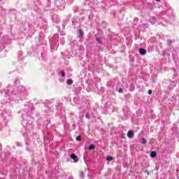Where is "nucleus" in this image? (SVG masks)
I'll return each mask as SVG.
<instances>
[{
  "mask_svg": "<svg viewBox=\"0 0 179 179\" xmlns=\"http://www.w3.org/2000/svg\"><path fill=\"white\" fill-rule=\"evenodd\" d=\"M33 113H34L33 103L30 102H26L24 104V111L22 112V125H23V127H27V122L26 121V119L27 117H31Z\"/></svg>",
  "mask_w": 179,
  "mask_h": 179,
  "instance_id": "2",
  "label": "nucleus"
},
{
  "mask_svg": "<svg viewBox=\"0 0 179 179\" xmlns=\"http://www.w3.org/2000/svg\"><path fill=\"white\" fill-rule=\"evenodd\" d=\"M71 159H73L74 163H78L79 162V159L78 158V156L75 154H71L70 156Z\"/></svg>",
  "mask_w": 179,
  "mask_h": 179,
  "instance_id": "5",
  "label": "nucleus"
},
{
  "mask_svg": "<svg viewBox=\"0 0 179 179\" xmlns=\"http://www.w3.org/2000/svg\"><path fill=\"white\" fill-rule=\"evenodd\" d=\"M96 40L99 44H101V38H96Z\"/></svg>",
  "mask_w": 179,
  "mask_h": 179,
  "instance_id": "20",
  "label": "nucleus"
},
{
  "mask_svg": "<svg viewBox=\"0 0 179 179\" xmlns=\"http://www.w3.org/2000/svg\"><path fill=\"white\" fill-rule=\"evenodd\" d=\"M157 22V18H156V17H151L150 19V23H151V24H155V23H156Z\"/></svg>",
  "mask_w": 179,
  "mask_h": 179,
  "instance_id": "7",
  "label": "nucleus"
},
{
  "mask_svg": "<svg viewBox=\"0 0 179 179\" xmlns=\"http://www.w3.org/2000/svg\"><path fill=\"white\" fill-rule=\"evenodd\" d=\"M79 177H80V179H83L84 178L85 174L83 173V172H80Z\"/></svg>",
  "mask_w": 179,
  "mask_h": 179,
  "instance_id": "17",
  "label": "nucleus"
},
{
  "mask_svg": "<svg viewBox=\"0 0 179 179\" xmlns=\"http://www.w3.org/2000/svg\"><path fill=\"white\" fill-rule=\"evenodd\" d=\"M171 83H172V84L174 83V81H173Z\"/></svg>",
  "mask_w": 179,
  "mask_h": 179,
  "instance_id": "31",
  "label": "nucleus"
},
{
  "mask_svg": "<svg viewBox=\"0 0 179 179\" xmlns=\"http://www.w3.org/2000/svg\"><path fill=\"white\" fill-rule=\"evenodd\" d=\"M3 24H5V22L0 20V34H2V30H3Z\"/></svg>",
  "mask_w": 179,
  "mask_h": 179,
  "instance_id": "9",
  "label": "nucleus"
},
{
  "mask_svg": "<svg viewBox=\"0 0 179 179\" xmlns=\"http://www.w3.org/2000/svg\"><path fill=\"white\" fill-rule=\"evenodd\" d=\"M172 43H173V41L169 39L167 41V43H166L167 45H171Z\"/></svg>",
  "mask_w": 179,
  "mask_h": 179,
  "instance_id": "21",
  "label": "nucleus"
},
{
  "mask_svg": "<svg viewBox=\"0 0 179 179\" xmlns=\"http://www.w3.org/2000/svg\"><path fill=\"white\" fill-rule=\"evenodd\" d=\"M8 38H9V37L8 36H6L4 37V40H6V41H7V42H8Z\"/></svg>",
  "mask_w": 179,
  "mask_h": 179,
  "instance_id": "24",
  "label": "nucleus"
},
{
  "mask_svg": "<svg viewBox=\"0 0 179 179\" xmlns=\"http://www.w3.org/2000/svg\"><path fill=\"white\" fill-rule=\"evenodd\" d=\"M90 117H91L90 113L87 112L85 115V117L87 118V120H90Z\"/></svg>",
  "mask_w": 179,
  "mask_h": 179,
  "instance_id": "18",
  "label": "nucleus"
},
{
  "mask_svg": "<svg viewBox=\"0 0 179 179\" xmlns=\"http://www.w3.org/2000/svg\"><path fill=\"white\" fill-rule=\"evenodd\" d=\"M148 94H152V90H150L148 91Z\"/></svg>",
  "mask_w": 179,
  "mask_h": 179,
  "instance_id": "27",
  "label": "nucleus"
},
{
  "mask_svg": "<svg viewBox=\"0 0 179 179\" xmlns=\"http://www.w3.org/2000/svg\"><path fill=\"white\" fill-rule=\"evenodd\" d=\"M73 24H75V22H72V26H73Z\"/></svg>",
  "mask_w": 179,
  "mask_h": 179,
  "instance_id": "28",
  "label": "nucleus"
},
{
  "mask_svg": "<svg viewBox=\"0 0 179 179\" xmlns=\"http://www.w3.org/2000/svg\"><path fill=\"white\" fill-rule=\"evenodd\" d=\"M119 93H122V88H120L119 90H118Z\"/></svg>",
  "mask_w": 179,
  "mask_h": 179,
  "instance_id": "25",
  "label": "nucleus"
},
{
  "mask_svg": "<svg viewBox=\"0 0 179 179\" xmlns=\"http://www.w3.org/2000/svg\"><path fill=\"white\" fill-rule=\"evenodd\" d=\"M94 149H96V145H94V144L90 145V146H89V150H93Z\"/></svg>",
  "mask_w": 179,
  "mask_h": 179,
  "instance_id": "13",
  "label": "nucleus"
},
{
  "mask_svg": "<svg viewBox=\"0 0 179 179\" xmlns=\"http://www.w3.org/2000/svg\"><path fill=\"white\" fill-rule=\"evenodd\" d=\"M76 141H82V137L80 136H78L77 137H76Z\"/></svg>",
  "mask_w": 179,
  "mask_h": 179,
  "instance_id": "22",
  "label": "nucleus"
},
{
  "mask_svg": "<svg viewBox=\"0 0 179 179\" xmlns=\"http://www.w3.org/2000/svg\"><path fill=\"white\" fill-rule=\"evenodd\" d=\"M138 52L139 54H141V55H146V50H145L144 48H139Z\"/></svg>",
  "mask_w": 179,
  "mask_h": 179,
  "instance_id": "8",
  "label": "nucleus"
},
{
  "mask_svg": "<svg viewBox=\"0 0 179 179\" xmlns=\"http://www.w3.org/2000/svg\"><path fill=\"white\" fill-rule=\"evenodd\" d=\"M157 2H160V0H156Z\"/></svg>",
  "mask_w": 179,
  "mask_h": 179,
  "instance_id": "29",
  "label": "nucleus"
},
{
  "mask_svg": "<svg viewBox=\"0 0 179 179\" xmlns=\"http://www.w3.org/2000/svg\"><path fill=\"white\" fill-rule=\"evenodd\" d=\"M113 157H110V156H108L107 157H106V160L108 161V162H111V161H113Z\"/></svg>",
  "mask_w": 179,
  "mask_h": 179,
  "instance_id": "19",
  "label": "nucleus"
},
{
  "mask_svg": "<svg viewBox=\"0 0 179 179\" xmlns=\"http://www.w3.org/2000/svg\"><path fill=\"white\" fill-rule=\"evenodd\" d=\"M147 174H149V172H148V171H147Z\"/></svg>",
  "mask_w": 179,
  "mask_h": 179,
  "instance_id": "30",
  "label": "nucleus"
},
{
  "mask_svg": "<svg viewBox=\"0 0 179 179\" xmlns=\"http://www.w3.org/2000/svg\"><path fill=\"white\" fill-rule=\"evenodd\" d=\"M67 85H72L73 83V80L72 79H69L66 81Z\"/></svg>",
  "mask_w": 179,
  "mask_h": 179,
  "instance_id": "16",
  "label": "nucleus"
},
{
  "mask_svg": "<svg viewBox=\"0 0 179 179\" xmlns=\"http://www.w3.org/2000/svg\"><path fill=\"white\" fill-rule=\"evenodd\" d=\"M25 129H26V127H24V128L22 129V135H23V136H24V138H26L27 139H30V137L31 136V134L30 133V131H29V130L24 133Z\"/></svg>",
  "mask_w": 179,
  "mask_h": 179,
  "instance_id": "3",
  "label": "nucleus"
},
{
  "mask_svg": "<svg viewBox=\"0 0 179 179\" xmlns=\"http://www.w3.org/2000/svg\"><path fill=\"white\" fill-rule=\"evenodd\" d=\"M61 74H62V78H65V72L61 71Z\"/></svg>",
  "mask_w": 179,
  "mask_h": 179,
  "instance_id": "23",
  "label": "nucleus"
},
{
  "mask_svg": "<svg viewBox=\"0 0 179 179\" xmlns=\"http://www.w3.org/2000/svg\"><path fill=\"white\" fill-rule=\"evenodd\" d=\"M97 3V0H85V5H88L90 8H92L94 3Z\"/></svg>",
  "mask_w": 179,
  "mask_h": 179,
  "instance_id": "4",
  "label": "nucleus"
},
{
  "mask_svg": "<svg viewBox=\"0 0 179 179\" xmlns=\"http://www.w3.org/2000/svg\"><path fill=\"white\" fill-rule=\"evenodd\" d=\"M2 0H0V2H1Z\"/></svg>",
  "mask_w": 179,
  "mask_h": 179,
  "instance_id": "32",
  "label": "nucleus"
},
{
  "mask_svg": "<svg viewBox=\"0 0 179 179\" xmlns=\"http://www.w3.org/2000/svg\"><path fill=\"white\" fill-rule=\"evenodd\" d=\"M58 7L60 10H64V9H65V1H62L61 2V4L59 5Z\"/></svg>",
  "mask_w": 179,
  "mask_h": 179,
  "instance_id": "6",
  "label": "nucleus"
},
{
  "mask_svg": "<svg viewBox=\"0 0 179 179\" xmlns=\"http://www.w3.org/2000/svg\"><path fill=\"white\" fill-rule=\"evenodd\" d=\"M83 30L80 29L78 33V37L80 38L81 37H83L84 36Z\"/></svg>",
  "mask_w": 179,
  "mask_h": 179,
  "instance_id": "11",
  "label": "nucleus"
},
{
  "mask_svg": "<svg viewBox=\"0 0 179 179\" xmlns=\"http://www.w3.org/2000/svg\"><path fill=\"white\" fill-rule=\"evenodd\" d=\"M14 85L12 90H7L4 97H8L10 100H22L24 96L29 94V90L23 85H20V80L16 78L13 83Z\"/></svg>",
  "mask_w": 179,
  "mask_h": 179,
  "instance_id": "1",
  "label": "nucleus"
},
{
  "mask_svg": "<svg viewBox=\"0 0 179 179\" xmlns=\"http://www.w3.org/2000/svg\"><path fill=\"white\" fill-rule=\"evenodd\" d=\"M127 138H134V131H132V130H129L127 132Z\"/></svg>",
  "mask_w": 179,
  "mask_h": 179,
  "instance_id": "10",
  "label": "nucleus"
},
{
  "mask_svg": "<svg viewBox=\"0 0 179 179\" xmlns=\"http://www.w3.org/2000/svg\"><path fill=\"white\" fill-rule=\"evenodd\" d=\"M166 15H173V9L170 8L166 10Z\"/></svg>",
  "mask_w": 179,
  "mask_h": 179,
  "instance_id": "15",
  "label": "nucleus"
},
{
  "mask_svg": "<svg viewBox=\"0 0 179 179\" xmlns=\"http://www.w3.org/2000/svg\"><path fill=\"white\" fill-rule=\"evenodd\" d=\"M68 179H73V176H70L68 178Z\"/></svg>",
  "mask_w": 179,
  "mask_h": 179,
  "instance_id": "26",
  "label": "nucleus"
},
{
  "mask_svg": "<svg viewBox=\"0 0 179 179\" xmlns=\"http://www.w3.org/2000/svg\"><path fill=\"white\" fill-rule=\"evenodd\" d=\"M140 142L141 143H142V145H145L147 142L146 139H145V138H142L141 140H140Z\"/></svg>",
  "mask_w": 179,
  "mask_h": 179,
  "instance_id": "14",
  "label": "nucleus"
},
{
  "mask_svg": "<svg viewBox=\"0 0 179 179\" xmlns=\"http://www.w3.org/2000/svg\"><path fill=\"white\" fill-rule=\"evenodd\" d=\"M156 156H157V153H156L155 151H152L150 153V157L155 158L156 157Z\"/></svg>",
  "mask_w": 179,
  "mask_h": 179,
  "instance_id": "12",
  "label": "nucleus"
}]
</instances>
